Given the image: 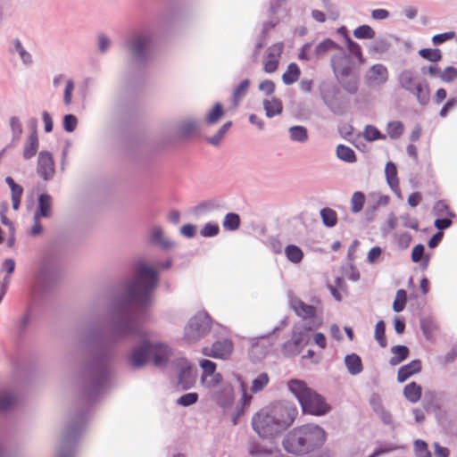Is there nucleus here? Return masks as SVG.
I'll return each mask as SVG.
<instances>
[{"mask_svg":"<svg viewBox=\"0 0 457 457\" xmlns=\"http://www.w3.org/2000/svg\"><path fill=\"white\" fill-rule=\"evenodd\" d=\"M159 282L156 270L144 262L136 264L132 279L121 286V290L112 301L111 333L113 338L120 340L128 337H137L139 343L134 345L126 355L128 364L133 370L144 368L149 360L156 367L167 364L171 349L168 345L153 341L150 334L138 323V314L153 300V292Z\"/></svg>","mask_w":457,"mask_h":457,"instance_id":"1","label":"nucleus"},{"mask_svg":"<svg viewBox=\"0 0 457 457\" xmlns=\"http://www.w3.org/2000/svg\"><path fill=\"white\" fill-rule=\"evenodd\" d=\"M297 413L294 403L279 402L254 414L252 426L260 437L270 439L287 429L294 422Z\"/></svg>","mask_w":457,"mask_h":457,"instance_id":"2","label":"nucleus"},{"mask_svg":"<svg viewBox=\"0 0 457 457\" xmlns=\"http://www.w3.org/2000/svg\"><path fill=\"white\" fill-rule=\"evenodd\" d=\"M109 359L107 353H96L80 372L79 386L89 401L95 400L106 386Z\"/></svg>","mask_w":457,"mask_h":457,"instance_id":"3","label":"nucleus"},{"mask_svg":"<svg viewBox=\"0 0 457 457\" xmlns=\"http://www.w3.org/2000/svg\"><path fill=\"white\" fill-rule=\"evenodd\" d=\"M326 433L322 428L306 424L291 430L283 439L284 449L292 454L302 455L323 445Z\"/></svg>","mask_w":457,"mask_h":457,"instance_id":"4","label":"nucleus"},{"mask_svg":"<svg viewBox=\"0 0 457 457\" xmlns=\"http://www.w3.org/2000/svg\"><path fill=\"white\" fill-rule=\"evenodd\" d=\"M290 392L297 398L303 411L312 415L322 416L330 410L324 398L299 379H291L287 383Z\"/></svg>","mask_w":457,"mask_h":457,"instance_id":"5","label":"nucleus"},{"mask_svg":"<svg viewBox=\"0 0 457 457\" xmlns=\"http://www.w3.org/2000/svg\"><path fill=\"white\" fill-rule=\"evenodd\" d=\"M153 37L147 32H137L126 42V51L130 62L136 65H145L152 56Z\"/></svg>","mask_w":457,"mask_h":457,"instance_id":"6","label":"nucleus"},{"mask_svg":"<svg viewBox=\"0 0 457 457\" xmlns=\"http://www.w3.org/2000/svg\"><path fill=\"white\" fill-rule=\"evenodd\" d=\"M211 329V318L206 312H198L192 317L185 328V337L189 342H195L205 337Z\"/></svg>","mask_w":457,"mask_h":457,"instance_id":"7","label":"nucleus"},{"mask_svg":"<svg viewBox=\"0 0 457 457\" xmlns=\"http://www.w3.org/2000/svg\"><path fill=\"white\" fill-rule=\"evenodd\" d=\"M178 370V385L183 390H188L195 383L197 370L187 359L179 358L175 362Z\"/></svg>","mask_w":457,"mask_h":457,"instance_id":"8","label":"nucleus"},{"mask_svg":"<svg viewBox=\"0 0 457 457\" xmlns=\"http://www.w3.org/2000/svg\"><path fill=\"white\" fill-rule=\"evenodd\" d=\"M59 274V267L56 262L49 256H45L39 262L36 278L43 283H51Z\"/></svg>","mask_w":457,"mask_h":457,"instance_id":"9","label":"nucleus"},{"mask_svg":"<svg viewBox=\"0 0 457 457\" xmlns=\"http://www.w3.org/2000/svg\"><path fill=\"white\" fill-rule=\"evenodd\" d=\"M233 345L228 339L217 341L211 347H204L203 353L206 356L220 359H228L232 353Z\"/></svg>","mask_w":457,"mask_h":457,"instance_id":"10","label":"nucleus"},{"mask_svg":"<svg viewBox=\"0 0 457 457\" xmlns=\"http://www.w3.org/2000/svg\"><path fill=\"white\" fill-rule=\"evenodd\" d=\"M283 48L284 45L282 43H276L267 49L263 63V69L265 72L272 73L278 69Z\"/></svg>","mask_w":457,"mask_h":457,"instance_id":"11","label":"nucleus"},{"mask_svg":"<svg viewBox=\"0 0 457 457\" xmlns=\"http://www.w3.org/2000/svg\"><path fill=\"white\" fill-rule=\"evenodd\" d=\"M37 171L44 180H48L53 178L54 173V163L49 152L42 151L39 153Z\"/></svg>","mask_w":457,"mask_h":457,"instance_id":"12","label":"nucleus"},{"mask_svg":"<svg viewBox=\"0 0 457 457\" xmlns=\"http://www.w3.org/2000/svg\"><path fill=\"white\" fill-rule=\"evenodd\" d=\"M17 403V394L8 386H0V412L12 410Z\"/></svg>","mask_w":457,"mask_h":457,"instance_id":"13","label":"nucleus"},{"mask_svg":"<svg viewBox=\"0 0 457 457\" xmlns=\"http://www.w3.org/2000/svg\"><path fill=\"white\" fill-rule=\"evenodd\" d=\"M290 306L295 314L303 320L311 319L316 314V308L303 302L297 297L290 299Z\"/></svg>","mask_w":457,"mask_h":457,"instance_id":"14","label":"nucleus"},{"mask_svg":"<svg viewBox=\"0 0 457 457\" xmlns=\"http://www.w3.org/2000/svg\"><path fill=\"white\" fill-rule=\"evenodd\" d=\"M212 399L222 408L230 406L234 400L232 386L227 383L221 384L220 389L212 395Z\"/></svg>","mask_w":457,"mask_h":457,"instance_id":"15","label":"nucleus"},{"mask_svg":"<svg viewBox=\"0 0 457 457\" xmlns=\"http://www.w3.org/2000/svg\"><path fill=\"white\" fill-rule=\"evenodd\" d=\"M83 425L84 418L81 415L77 417L73 422L68 424L66 434L63 436L62 440L63 446L71 444L76 439V437L82 431Z\"/></svg>","mask_w":457,"mask_h":457,"instance_id":"16","label":"nucleus"},{"mask_svg":"<svg viewBox=\"0 0 457 457\" xmlns=\"http://www.w3.org/2000/svg\"><path fill=\"white\" fill-rule=\"evenodd\" d=\"M420 81L421 79H419L417 72L410 69L402 71L398 76L400 87L408 92Z\"/></svg>","mask_w":457,"mask_h":457,"instance_id":"17","label":"nucleus"},{"mask_svg":"<svg viewBox=\"0 0 457 457\" xmlns=\"http://www.w3.org/2000/svg\"><path fill=\"white\" fill-rule=\"evenodd\" d=\"M338 94V89L332 85L324 84L320 87V96L324 104L334 112L339 113L336 108V96Z\"/></svg>","mask_w":457,"mask_h":457,"instance_id":"18","label":"nucleus"},{"mask_svg":"<svg viewBox=\"0 0 457 457\" xmlns=\"http://www.w3.org/2000/svg\"><path fill=\"white\" fill-rule=\"evenodd\" d=\"M52 197L47 194H41L38 196L37 209L34 213L33 220H40L41 218H49L52 214Z\"/></svg>","mask_w":457,"mask_h":457,"instance_id":"19","label":"nucleus"},{"mask_svg":"<svg viewBox=\"0 0 457 457\" xmlns=\"http://www.w3.org/2000/svg\"><path fill=\"white\" fill-rule=\"evenodd\" d=\"M413 95L420 105H427L430 100V90L425 80L419 82L410 92Z\"/></svg>","mask_w":457,"mask_h":457,"instance_id":"20","label":"nucleus"},{"mask_svg":"<svg viewBox=\"0 0 457 457\" xmlns=\"http://www.w3.org/2000/svg\"><path fill=\"white\" fill-rule=\"evenodd\" d=\"M421 370V362L420 360H413L410 363L402 366L398 370L397 380L400 383L406 381L411 376L420 372Z\"/></svg>","mask_w":457,"mask_h":457,"instance_id":"21","label":"nucleus"},{"mask_svg":"<svg viewBox=\"0 0 457 457\" xmlns=\"http://www.w3.org/2000/svg\"><path fill=\"white\" fill-rule=\"evenodd\" d=\"M387 79V69L379 63L373 65L368 72V79L373 84H383Z\"/></svg>","mask_w":457,"mask_h":457,"instance_id":"22","label":"nucleus"},{"mask_svg":"<svg viewBox=\"0 0 457 457\" xmlns=\"http://www.w3.org/2000/svg\"><path fill=\"white\" fill-rule=\"evenodd\" d=\"M150 240L163 249H170L174 245L173 242L164 236L163 230L160 226L153 227Z\"/></svg>","mask_w":457,"mask_h":457,"instance_id":"23","label":"nucleus"},{"mask_svg":"<svg viewBox=\"0 0 457 457\" xmlns=\"http://www.w3.org/2000/svg\"><path fill=\"white\" fill-rule=\"evenodd\" d=\"M345 364L348 372L353 376L360 374L363 370L361 360L355 353L347 354L345 357Z\"/></svg>","mask_w":457,"mask_h":457,"instance_id":"24","label":"nucleus"},{"mask_svg":"<svg viewBox=\"0 0 457 457\" xmlns=\"http://www.w3.org/2000/svg\"><path fill=\"white\" fill-rule=\"evenodd\" d=\"M393 356L389 360L392 366H396L406 360L409 355V348L405 345H394L391 347Z\"/></svg>","mask_w":457,"mask_h":457,"instance_id":"25","label":"nucleus"},{"mask_svg":"<svg viewBox=\"0 0 457 457\" xmlns=\"http://www.w3.org/2000/svg\"><path fill=\"white\" fill-rule=\"evenodd\" d=\"M289 138L293 142L304 144L308 141V130L303 126H292L288 129Z\"/></svg>","mask_w":457,"mask_h":457,"instance_id":"26","label":"nucleus"},{"mask_svg":"<svg viewBox=\"0 0 457 457\" xmlns=\"http://www.w3.org/2000/svg\"><path fill=\"white\" fill-rule=\"evenodd\" d=\"M263 108L265 110L266 116L268 118H272L282 112V103L275 97H272L271 99H265L263 101Z\"/></svg>","mask_w":457,"mask_h":457,"instance_id":"27","label":"nucleus"},{"mask_svg":"<svg viewBox=\"0 0 457 457\" xmlns=\"http://www.w3.org/2000/svg\"><path fill=\"white\" fill-rule=\"evenodd\" d=\"M38 149V138L37 131L35 130L28 138L24 149L23 158L29 160L32 158L37 152Z\"/></svg>","mask_w":457,"mask_h":457,"instance_id":"28","label":"nucleus"},{"mask_svg":"<svg viewBox=\"0 0 457 457\" xmlns=\"http://www.w3.org/2000/svg\"><path fill=\"white\" fill-rule=\"evenodd\" d=\"M335 49H339V46L332 39L327 38L316 46L314 49L315 58L321 59L328 51Z\"/></svg>","mask_w":457,"mask_h":457,"instance_id":"29","label":"nucleus"},{"mask_svg":"<svg viewBox=\"0 0 457 457\" xmlns=\"http://www.w3.org/2000/svg\"><path fill=\"white\" fill-rule=\"evenodd\" d=\"M421 386L416 382H411L403 388V395L411 403H417L421 396Z\"/></svg>","mask_w":457,"mask_h":457,"instance_id":"30","label":"nucleus"},{"mask_svg":"<svg viewBox=\"0 0 457 457\" xmlns=\"http://www.w3.org/2000/svg\"><path fill=\"white\" fill-rule=\"evenodd\" d=\"M222 376L220 373L214 372L211 374H202L201 376V385L207 388L212 389L219 386H221Z\"/></svg>","mask_w":457,"mask_h":457,"instance_id":"31","label":"nucleus"},{"mask_svg":"<svg viewBox=\"0 0 457 457\" xmlns=\"http://www.w3.org/2000/svg\"><path fill=\"white\" fill-rule=\"evenodd\" d=\"M385 175L386 179V182L388 186L393 190H396L398 188V179H397V170L396 166L394 162H388L385 167Z\"/></svg>","mask_w":457,"mask_h":457,"instance_id":"32","label":"nucleus"},{"mask_svg":"<svg viewBox=\"0 0 457 457\" xmlns=\"http://www.w3.org/2000/svg\"><path fill=\"white\" fill-rule=\"evenodd\" d=\"M310 328H302V329H295L292 333L293 344L298 345V346L303 350V347L310 341Z\"/></svg>","mask_w":457,"mask_h":457,"instance_id":"33","label":"nucleus"},{"mask_svg":"<svg viewBox=\"0 0 457 457\" xmlns=\"http://www.w3.org/2000/svg\"><path fill=\"white\" fill-rule=\"evenodd\" d=\"M300 74L299 67L295 62H292L287 66V71L282 75V80L284 84L291 85L298 80Z\"/></svg>","mask_w":457,"mask_h":457,"instance_id":"34","label":"nucleus"},{"mask_svg":"<svg viewBox=\"0 0 457 457\" xmlns=\"http://www.w3.org/2000/svg\"><path fill=\"white\" fill-rule=\"evenodd\" d=\"M337 156L343 162L353 163L356 162V154L354 151L345 145H339L337 147Z\"/></svg>","mask_w":457,"mask_h":457,"instance_id":"35","label":"nucleus"},{"mask_svg":"<svg viewBox=\"0 0 457 457\" xmlns=\"http://www.w3.org/2000/svg\"><path fill=\"white\" fill-rule=\"evenodd\" d=\"M199 129V122L195 119H189L180 123L179 134L181 137H188Z\"/></svg>","mask_w":457,"mask_h":457,"instance_id":"36","label":"nucleus"},{"mask_svg":"<svg viewBox=\"0 0 457 457\" xmlns=\"http://www.w3.org/2000/svg\"><path fill=\"white\" fill-rule=\"evenodd\" d=\"M285 254L287 260L293 263H299L303 258V251L295 245H288L285 248Z\"/></svg>","mask_w":457,"mask_h":457,"instance_id":"37","label":"nucleus"},{"mask_svg":"<svg viewBox=\"0 0 457 457\" xmlns=\"http://www.w3.org/2000/svg\"><path fill=\"white\" fill-rule=\"evenodd\" d=\"M404 131V126L403 122L399 120L390 121L386 125V132L391 139L399 138Z\"/></svg>","mask_w":457,"mask_h":457,"instance_id":"38","label":"nucleus"},{"mask_svg":"<svg viewBox=\"0 0 457 457\" xmlns=\"http://www.w3.org/2000/svg\"><path fill=\"white\" fill-rule=\"evenodd\" d=\"M250 86V80L244 79L233 92V105L237 107L240 100L246 95L248 87Z\"/></svg>","mask_w":457,"mask_h":457,"instance_id":"39","label":"nucleus"},{"mask_svg":"<svg viewBox=\"0 0 457 457\" xmlns=\"http://www.w3.org/2000/svg\"><path fill=\"white\" fill-rule=\"evenodd\" d=\"M223 107L220 103H216L213 108L207 113L205 122L213 125L223 116Z\"/></svg>","mask_w":457,"mask_h":457,"instance_id":"40","label":"nucleus"},{"mask_svg":"<svg viewBox=\"0 0 457 457\" xmlns=\"http://www.w3.org/2000/svg\"><path fill=\"white\" fill-rule=\"evenodd\" d=\"M269 381L270 378L267 373L262 372L259 374L252 382L250 388L251 392L256 394L262 391L268 385Z\"/></svg>","mask_w":457,"mask_h":457,"instance_id":"41","label":"nucleus"},{"mask_svg":"<svg viewBox=\"0 0 457 457\" xmlns=\"http://www.w3.org/2000/svg\"><path fill=\"white\" fill-rule=\"evenodd\" d=\"M222 226L225 229L229 231H234L237 229L240 226L239 215L234 212H229L226 214Z\"/></svg>","mask_w":457,"mask_h":457,"instance_id":"42","label":"nucleus"},{"mask_svg":"<svg viewBox=\"0 0 457 457\" xmlns=\"http://www.w3.org/2000/svg\"><path fill=\"white\" fill-rule=\"evenodd\" d=\"M320 217L326 227L332 228L337 224V212L330 208H323L320 210Z\"/></svg>","mask_w":457,"mask_h":457,"instance_id":"43","label":"nucleus"},{"mask_svg":"<svg viewBox=\"0 0 457 457\" xmlns=\"http://www.w3.org/2000/svg\"><path fill=\"white\" fill-rule=\"evenodd\" d=\"M363 137L369 142H373L378 139H386V135L382 134L375 126L367 125L363 130Z\"/></svg>","mask_w":457,"mask_h":457,"instance_id":"44","label":"nucleus"},{"mask_svg":"<svg viewBox=\"0 0 457 457\" xmlns=\"http://www.w3.org/2000/svg\"><path fill=\"white\" fill-rule=\"evenodd\" d=\"M386 325L383 320H378L375 326L374 337L378 345L385 348L387 345V341L385 336Z\"/></svg>","mask_w":457,"mask_h":457,"instance_id":"45","label":"nucleus"},{"mask_svg":"<svg viewBox=\"0 0 457 457\" xmlns=\"http://www.w3.org/2000/svg\"><path fill=\"white\" fill-rule=\"evenodd\" d=\"M419 54L432 62H437L442 59V53L439 49L422 48L419 51Z\"/></svg>","mask_w":457,"mask_h":457,"instance_id":"46","label":"nucleus"},{"mask_svg":"<svg viewBox=\"0 0 457 457\" xmlns=\"http://www.w3.org/2000/svg\"><path fill=\"white\" fill-rule=\"evenodd\" d=\"M231 126L232 121H227L220 127L215 135L207 138V142L212 145H218L224 137L225 134L231 128Z\"/></svg>","mask_w":457,"mask_h":457,"instance_id":"47","label":"nucleus"},{"mask_svg":"<svg viewBox=\"0 0 457 457\" xmlns=\"http://www.w3.org/2000/svg\"><path fill=\"white\" fill-rule=\"evenodd\" d=\"M353 36L359 39H371L375 37V31L369 25H361L353 30Z\"/></svg>","mask_w":457,"mask_h":457,"instance_id":"48","label":"nucleus"},{"mask_svg":"<svg viewBox=\"0 0 457 457\" xmlns=\"http://www.w3.org/2000/svg\"><path fill=\"white\" fill-rule=\"evenodd\" d=\"M407 295L404 289H399L396 292L395 299L393 303V310L395 312H402L406 304Z\"/></svg>","mask_w":457,"mask_h":457,"instance_id":"49","label":"nucleus"},{"mask_svg":"<svg viewBox=\"0 0 457 457\" xmlns=\"http://www.w3.org/2000/svg\"><path fill=\"white\" fill-rule=\"evenodd\" d=\"M332 69H333V71H334L337 80L354 76L352 74L351 62L341 64V65L336 66Z\"/></svg>","mask_w":457,"mask_h":457,"instance_id":"50","label":"nucleus"},{"mask_svg":"<svg viewBox=\"0 0 457 457\" xmlns=\"http://www.w3.org/2000/svg\"><path fill=\"white\" fill-rule=\"evenodd\" d=\"M343 88L349 94H355L358 90V78L356 76L349 77L338 80Z\"/></svg>","mask_w":457,"mask_h":457,"instance_id":"51","label":"nucleus"},{"mask_svg":"<svg viewBox=\"0 0 457 457\" xmlns=\"http://www.w3.org/2000/svg\"><path fill=\"white\" fill-rule=\"evenodd\" d=\"M337 50L338 51V53L335 54L331 57L332 68L341 65V64L351 62L350 56L343 50L342 47L339 46V49H337Z\"/></svg>","mask_w":457,"mask_h":457,"instance_id":"52","label":"nucleus"},{"mask_svg":"<svg viewBox=\"0 0 457 457\" xmlns=\"http://www.w3.org/2000/svg\"><path fill=\"white\" fill-rule=\"evenodd\" d=\"M365 196L364 194L361 192H355L352 195L351 198V204H352V211L354 213H357L361 211L364 204Z\"/></svg>","mask_w":457,"mask_h":457,"instance_id":"53","label":"nucleus"},{"mask_svg":"<svg viewBox=\"0 0 457 457\" xmlns=\"http://www.w3.org/2000/svg\"><path fill=\"white\" fill-rule=\"evenodd\" d=\"M414 451L417 457H431V453L425 441L417 439L414 442Z\"/></svg>","mask_w":457,"mask_h":457,"instance_id":"54","label":"nucleus"},{"mask_svg":"<svg viewBox=\"0 0 457 457\" xmlns=\"http://www.w3.org/2000/svg\"><path fill=\"white\" fill-rule=\"evenodd\" d=\"M198 400V395L196 393H187L181 395L178 400L177 403L181 406H190L195 404Z\"/></svg>","mask_w":457,"mask_h":457,"instance_id":"55","label":"nucleus"},{"mask_svg":"<svg viewBox=\"0 0 457 457\" xmlns=\"http://www.w3.org/2000/svg\"><path fill=\"white\" fill-rule=\"evenodd\" d=\"M433 213L437 217L448 215L453 217V214L449 211L447 204L444 201H437L433 207Z\"/></svg>","mask_w":457,"mask_h":457,"instance_id":"56","label":"nucleus"},{"mask_svg":"<svg viewBox=\"0 0 457 457\" xmlns=\"http://www.w3.org/2000/svg\"><path fill=\"white\" fill-rule=\"evenodd\" d=\"M439 78L444 82H452L457 78V69L453 66H448L444 70V71H440Z\"/></svg>","mask_w":457,"mask_h":457,"instance_id":"57","label":"nucleus"},{"mask_svg":"<svg viewBox=\"0 0 457 457\" xmlns=\"http://www.w3.org/2000/svg\"><path fill=\"white\" fill-rule=\"evenodd\" d=\"M78 125V119L73 114H66L63 117V129L67 132H73Z\"/></svg>","mask_w":457,"mask_h":457,"instance_id":"58","label":"nucleus"},{"mask_svg":"<svg viewBox=\"0 0 457 457\" xmlns=\"http://www.w3.org/2000/svg\"><path fill=\"white\" fill-rule=\"evenodd\" d=\"M302 349L298 346V345L293 344V339L288 340L283 345V353L286 356H295L297 355Z\"/></svg>","mask_w":457,"mask_h":457,"instance_id":"59","label":"nucleus"},{"mask_svg":"<svg viewBox=\"0 0 457 457\" xmlns=\"http://www.w3.org/2000/svg\"><path fill=\"white\" fill-rule=\"evenodd\" d=\"M390 47V44L384 38L377 39L370 46V50L375 53H386Z\"/></svg>","mask_w":457,"mask_h":457,"instance_id":"60","label":"nucleus"},{"mask_svg":"<svg viewBox=\"0 0 457 457\" xmlns=\"http://www.w3.org/2000/svg\"><path fill=\"white\" fill-rule=\"evenodd\" d=\"M220 231V228L217 224L206 223L202 228L200 234L204 237H211L216 236Z\"/></svg>","mask_w":457,"mask_h":457,"instance_id":"61","label":"nucleus"},{"mask_svg":"<svg viewBox=\"0 0 457 457\" xmlns=\"http://www.w3.org/2000/svg\"><path fill=\"white\" fill-rule=\"evenodd\" d=\"M455 37H456V34L453 31H449V32H445V33H442V34H437V35H435L432 37V43L435 46H438V45H441V44L445 43L447 40L454 38Z\"/></svg>","mask_w":457,"mask_h":457,"instance_id":"62","label":"nucleus"},{"mask_svg":"<svg viewBox=\"0 0 457 457\" xmlns=\"http://www.w3.org/2000/svg\"><path fill=\"white\" fill-rule=\"evenodd\" d=\"M249 453L253 457L268 456L270 454V452L269 450L262 448L256 443H253L250 445Z\"/></svg>","mask_w":457,"mask_h":457,"instance_id":"63","label":"nucleus"},{"mask_svg":"<svg viewBox=\"0 0 457 457\" xmlns=\"http://www.w3.org/2000/svg\"><path fill=\"white\" fill-rule=\"evenodd\" d=\"M97 46L100 53L104 54L111 46V39L104 34H99L97 37Z\"/></svg>","mask_w":457,"mask_h":457,"instance_id":"64","label":"nucleus"}]
</instances>
